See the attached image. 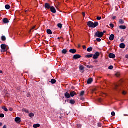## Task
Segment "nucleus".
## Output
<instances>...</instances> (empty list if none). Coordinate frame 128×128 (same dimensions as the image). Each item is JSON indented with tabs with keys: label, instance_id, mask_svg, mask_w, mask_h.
Wrapping results in <instances>:
<instances>
[{
	"label": "nucleus",
	"instance_id": "obj_21",
	"mask_svg": "<svg viewBox=\"0 0 128 128\" xmlns=\"http://www.w3.org/2000/svg\"><path fill=\"white\" fill-rule=\"evenodd\" d=\"M51 82H52V84H56V80L55 79H52L51 80Z\"/></svg>",
	"mask_w": 128,
	"mask_h": 128
},
{
	"label": "nucleus",
	"instance_id": "obj_1",
	"mask_svg": "<svg viewBox=\"0 0 128 128\" xmlns=\"http://www.w3.org/2000/svg\"><path fill=\"white\" fill-rule=\"evenodd\" d=\"M88 26H89V28H96V26H98V22H95L94 23L93 22L90 21L88 22Z\"/></svg>",
	"mask_w": 128,
	"mask_h": 128
},
{
	"label": "nucleus",
	"instance_id": "obj_57",
	"mask_svg": "<svg viewBox=\"0 0 128 128\" xmlns=\"http://www.w3.org/2000/svg\"><path fill=\"white\" fill-rule=\"evenodd\" d=\"M101 100H102V99H100V100H99V102H101Z\"/></svg>",
	"mask_w": 128,
	"mask_h": 128
},
{
	"label": "nucleus",
	"instance_id": "obj_55",
	"mask_svg": "<svg viewBox=\"0 0 128 128\" xmlns=\"http://www.w3.org/2000/svg\"><path fill=\"white\" fill-rule=\"evenodd\" d=\"M106 96V94H104L102 96Z\"/></svg>",
	"mask_w": 128,
	"mask_h": 128
},
{
	"label": "nucleus",
	"instance_id": "obj_59",
	"mask_svg": "<svg viewBox=\"0 0 128 128\" xmlns=\"http://www.w3.org/2000/svg\"><path fill=\"white\" fill-rule=\"evenodd\" d=\"M60 38H58V40H60Z\"/></svg>",
	"mask_w": 128,
	"mask_h": 128
},
{
	"label": "nucleus",
	"instance_id": "obj_53",
	"mask_svg": "<svg viewBox=\"0 0 128 128\" xmlns=\"http://www.w3.org/2000/svg\"><path fill=\"white\" fill-rule=\"evenodd\" d=\"M106 31H104V32H102V34H106Z\"/></svg>",
	"mask_w": 128,
	"mask_h": 128
},
{
	"label": "nucleus",
	"instance_id": "obj_48",
	"mask_svg": "<svg viewBox=\"0 0 128 128\" xmlns=\"http://www.w3.org/2000/svg\"><path fill=\"white\" fill-rule=\"evenodd\" d=\"M82 14V16H86V13L83 12V13Z\"/></svg>",
	"mask_w": 128,
	"mask_h": 128
},
{
	"label": "nucleus",
	"instance_id": "obj_37",
	"mask_svg": "<svg viewBox=\"0 0 128 128\" xmlns=\"http://www.w3.org/2000/svg\"><path fill=\"white\" fill-rule=\"evenodd\" d=\"M112 116H116V112H112Z\"/></svg>",
	"mask_w": 128,
	"mask_h": 128
},
{
	"label": "nucleus",
	"instance_id": "obj_32",
	"mask_svg": "<svg viewBox=\"0 0 128 128\" xmlns=\"http://www.w3.org/2000/svg\"><path fill=\"white\" fill-rule=\"evenodd\" d=\"M80 70H84V68L82 66H80Z\"/></svg>",
	"mask_w": 128,
	"mask_h": 128
},
{
	"label": "nucleus",
	"instance_id": "obj_45",
	"mask_svg": "<svg viewBox=\"0 0 128 128\" xmlns=\"http://www.w3.org/2000/svg\"><path fill=\"white\" fill-rule=\"evenodd\" d=\"M98 126H99L100 128V126H102V124H100V123H98Z\"/></svg>",
	"mask_w": 128,
	"mask_h": 128
},
{
	"label": "nucleus",
	"instance_id": "obj_9",
	"mask_svg": "<svg viewBox=\"0 0 128 128\" xmlns=\"http://www.w3.org/2000/svg\"><path fill=\"white\" fill-rule=\"evenodd\" d=\"M76 95V93L74 92V91L71 92L70 93V96H72V98H74V96Z\"/></svg>",
	"mask_w": 128,
	"mask_h": 128
},
{
	"label": "nucleus",
	"instance_id": "obj_58",
	"mask_svg": "<svg viewBox=\"0 0 128 128\" xmlns=\"http://www.w3.org/2000/svg\"><path fill=\"white\" fill-rule=\"evenodd\" d=\"M26 12H28V10H26Z\"/></svg>",
	"mask_w": 128,
	"mask_h": 128
},
{
	"label": "nucleus",
	"instance_id": "obj_51",
	"mask_svg": "<svg viewBox=\"0 0 128 128\" xmlns=\"http://www.w3.org/2000/svg\"><path fill=\"white\" fill-rule=\"evenodd\" d=\"M78 126H79L80 128H82V124H78Z\"/></svg>",
	"mask_w": 128,
	"mask_h": 128
},
{
	"label": "nucleus",
	"instance_id": "obj_24",
	"mask_svg": "<svg viewBox=\"0 0 128 128\" xmlns=\"http://www.w3.org/2000/svg\"><path fill=\"white\" fill-rule=\"evenodd\" d=\"M29 116L30 118H32L34 116V113H30L29 114Z\"/></svg>",
	"mask_w": 128,
	"mask_h": 128
},
{
	"label": "nucleus",
	"instance_id": "obj_17",
	"mask_svg": "<svg viewBox=\"0 0 128 128\" xmlns=\"http://www.w3.org/2000/svg\"><path fill=\"white\" fill-rule=\"evenodd\" d=\"M93 82V80L92 78H90L88 80V84H92V82Z\"/></svg>",
	"mask_w": 128,
	"mask_h": 128
},
{
	"label": "nucleus",
	"instance_id": "obj_23",
	"mask_svg": "<svg viewBox=\"0 0 128 128\" xmlns=\"http://www.w3.org/2000/svg\"><path fill=\"white\" fill-rule=\"evenodd\" d=\"M66 52H68V50L66 49H64L62 50V54H66Z\"/></svg>",
	"mask_w": 128,
	"mask_h": 128
},
{
	"label": "nucleus",
	"instance_id": "obj_46",
	"mask_svg": "<svg viewBox=\"0 0 128 128\" xmlns=\"http://www.w3.org/2000/svg\"><path fill=\"white\" fill-rule=\"evenodd\" d=\"M116 16H113L112 20H116Z\"/></svg>",
	"mask_w": 128,
	"mask_h": 128
},
{
	"label": "nucleus",
	"instance_id": "obj_47",
	"mask_svg": "<svg viewBox=\"0 0 128 128\" xmlns=\"http://www.w3.org/2000/svg\"><path fill=\"white\" fill-rule=\"evenodd\" d=\"M84 50H86V46H83Z\"/></svg>",
	"mask_w": 128,
	"mask_h": 128
},
{
	"label": "nucleus",
	"instance_id": "obj_44",
	"mask_svg": "<svg viewBox=\"0 0 128 128\" xmlns=\"http://www.w3.org/2000/svg\"><path fill=\"white\" fill-rule=\"evenodd\" d=\"M118 88V85H116L115 86V90H116V88Z\"/></svg>",
	"mask_w": 128,
	"mask_h": 128
},
{
	"label": "nucleus",
	"instance_id": "obj_30",
	"mask_svg": "<svg viewBox=\"0 0 128 128\" xmlns=\"http://www.w3.org/2000/svg\"><path fill=\"white\" fill-rule=\"evenodd\" d=\"M119 22L121 24H124V20H120L119 21Z\"/></svg>",
	"mask_w": 128,
	"mask_h": 128
},
{
	"label": "nucleus",
	"instance_id": "obj_43",
	"mask_svg": "<svg viewBox=\"0 0 128 128\" xmlns=\"http://www.w3.org/2000/svg\"><path fill=\"white\" fill-rule=\"evenodd\" d=\"M9 110H10V112H12V110H14L12 109V108H9Z\"/></svg>",
	"mask_w": 128,
	"mask_h": 128
},
{
	"label": "nucleus",
	"instance_id": "obj_61",
	"mask_svg": "<svg viewBox=\"0 0 128 128\" xmlns=\"http://www.w3.org/2000/svg\"><path fill=\"white\" fill-rule=\"evenodd\" d=\"M0 16H2V15L0 14Z\"/></svg>",
	"mask_w": 128,
	"mask_h": 128
},
{
	"label": "nucleus",
	"instance_id": "obj_26",
	"mask_svg": "<svg viewBox=\"0 0 128 128\" xmlns=\"http://www.w3.org/2000/svg\"><path fill=\"white\" fill-rule=\"evenodd\" d=\"M70 104H76V101H74V100H70Z\"/></svg>",
	"mask_w": 128,
	"mask_h": 128
},
{
	"label": "nucleus",
	"instance_id": "obj_49",
	"mask_svg": "<svg viewBox=\"0 0 128 128\" xmlns=\"http://www.w3.org/2000/svg\"><path fill=\"white\" fill-rule=\"evenodd\" d=\"M120 76V74H116V76L118 77Z\"/></svg>",
	"mask_w": 128,
	"mask_h": 128
},
{
	"label": "nucleus",
	"instance_id": "obj_25",
	"mask_svg": "<svg viewBox=\"0 0 128 128\" xmlns=\"http://www.w3.org/2000/svg\"><path fill=\"white\" fill-rule=\"evenodd\" d=\"M2 40L3 42H5V40H6V36H2Z\"/></svg>",
	"mask_w": 128,
	"mask_h": 128
},
{
	"label": "nucleus",
	"instance_id": "obj_28",
	"mask_svg": "<svg viewBox=\"0 0 128 128\" xmlns=\"http://www.w3.org/2000/svg\"><path fill=\"white\" fill-rule=\"evenodd\" d=\"M5 8L6 10H10V6L8 4H7L5 6Z\"/></svg>",
	"mask_w": 128,
	"mask_h": 128
},
{
	"label": "nucleus",
	"instance_id": "obj_22",
	"mask_svg": "<svg viewBox=\"0 0 128 128\" xmlns=\"http://www.w3.org/2000/svg\"><path fill=\"white\" fill-rule=\"evenodd\" d=\"M87 51L88 52H92V48L90 47L89 48H88Z\"/></svg>",
	"mask_w": 128,
	"mask_h": 128
},
{
	"label": "nucleus",
	"instance_id": "obj_52",
	"mask_svg": "<svg viewBox=\"0 0 128 128\" xmlns=\"http://www.w3.org/2000/svg\"><path fill=\"white\" fill-rule=\"evenodd\" d=\"M0 126H2V123L0 122Z\"/></svg>",
	"mask_w": 128,
	"mask_h": 128
},
{
	"label": "nucleus",
	"instance_id": "obj_29",
	"mask_svg": "<svg viewBox=\"0 0 128 128\" xmlns=\"http://www.w3.org/2000/svg\"><path fill=\"white\" fill-rule=\"evenodd\" d=\"M2 110H4V112H8V108L6 106L2 107Z\"/></svg>",
	"mask_w": 128,
	"mask_h": 128
},
{
	"label": "nucleus",
	"instance_id": "obj_38",
	"mask_svg": "<svg viewBox=\"0 0 128 128\" xmlns=\"http://www.w3.org/2000/svg\"><path fill=\"white\" fill-rule=\"evenodd\" d=\"M34 28H36V26H34L32 28V29L30 31V32H32V30H34Z\"/></svg>",
	"mask_w": 128,
	"mask_h": 128
},
{
	"label": "nucleus",
	"instance_id": "obj_11",
	"mask_svg": "<svg viewBox=\"0 0 128 128\" xmlns=\"http://www.w3.org/2000/svg\"><path fill=\"white\" fill-rule=\"evenodd\" d=\"M109 58H116V55L114 54H109Z\"/></svg>",
	"mask_w": 128,
	"mask_h": 128
},
{
	"label": "nucleus",
	"instance_id": "obj_5",
	"mask_svg": "<svg viewBox=\"0 0 128 128\" xmlns=\"http://www.w3.org/2000/svg\"><path fill=\"white\" fill-rule=\"evenodd\" d=\"M15 122H16V124H20V122H22V120L20 118L16 117L15 118Z\"/></svg>",
	"mask_w": 128,
	"mask_h": 128
},
{
	"label": "nucleus",
	"instance_id": "obj_10",
	"mask_svg": "<svg viewBox=\"0 0 128 128\" xmlns=\"http://www.w3.org/2000/svg\"><path fill=\"white\" fill-rule=\"evenodd\" d=\"M109 40L111 41L114 40V34H112L109 38Z\"/></svg>",
	"mask_w": 128,
	"mask_h": 128
},
{
	"label": "nucleus",
	"instance_id": "obj_2",
	"mask_svg": "<svg viewBox=\"0 0 128 128\" xmlns=\"http://www.w3.org/2000/svg\"><path fill=\"white\" fill-rule=\"evenodd\" d=\"M6 46H7L5 44H2L1 45V48H2L1 52H6V50H6Z\"/></svg>",
	"mask_w": 128,
	"mask_h": 128
},
{
	"label": "nucleus",
	"instance_id": "obj_33",
	"mask_svg": "<svg viewBox=\"0 0 128 128\" xmlns=\"http://www.w3.org/2000/svg\"><path fill=\"white\" fill-rule=\"evenodd\" d=\"M84 94V91H82L80 94V96H82Z\"/></svg>",
	"mask_w": 128,
	"mask_h": 128
},
{
	"label": "nucleus",
	"instance_id": "obj_13",
	"mask_svg": "<svg viewBox=\"0 0 128 128\" xmlns=\"http://www.w3.org/2000/svg\"><path fill=\"white\" fill-rule=\"evenodd\" d=\"M70 52L71 54H76V50L74 49H71L70 50Z\"/></svg>",
	"mask_w": 128,
	"mask_h": 128
},
{
	"label": "nucleus",
	"instance_id": "obj_34",
	"mask_svg": "<svg viewBox=\"0 0 128 128\" xmlns=\"http://www.w3.org/2000/svg\"><path fill=\"white\" fill-rule=\"evenodd\" d=\"M110 28H114V25L112 24H110Z\"/></svg>",
	"mask_w": 128,
	"mask_h": 128
},
{
	"label": "nucleus",
	"instance_id": "obj_19",
	"mask_svg": "<svg viewBox=\"0 0 128 128\" xmlns=\"http://www.w3.org/2000/svg\"><path fill=\"white\" fill-rule=\"evenodd\" d=\"M93 56L94 55L92 54H90L86 55V58H92Z\"/></svg>",
	"mask_w": 128,
	"mask_h": 128
},
{
	"label": "nucleus",
	"instance_id": "obj_39",
	"mask_svg": "<svg viewBox=\"0 0 128 128\" xmlns=\"http://www.w3.org/2000/svg\"><path fill=\"white\" fill-rule=\"evenodd\" d=\"M96 20H102V17L98 16L97 17Z\"/></svg>",
	"mask_w": 128,
	"mask_h": 128
},
{
	"label": "nucleus",
	"instance_id": "obj_3",
	"mask_svg": "<svg viewBox=\"0 0 128 128\" xmlns=\"http://www.w3.org/2000/svg\"><path fill=\"white\" fill-rule=\"evenodd\" d=\"M95 36H97V38H102L104 36V33L102 32H98L95 34Z\"/></svg>",
	"mask_w": 128,
	"mask_h": 128
},
{
	"label": "nucleus",
	"instance_id": "obj_4",
	"mask_svg": "<svg viewBox=\"0 0 128 128\" xmlns=\"http://www.w3.org/2000/svg\"><path fill=\"white\" fill-rule=\"evenodd\" d=\"M98 56H100V52H96L95 54L93 56L94 60H98Z\"/></svg>",
	"mask_w": 128,
	"mask_h": 128
},
{
	"label": "nucleus",
	"instance_id": "obj_60",
	"mask_svg": "<svg viewBox=\"0 0 128 128\" xmlns=\"http://www.w3.org/2000/svg\"><path fill=\"white\" fill-rule=\"evenodd\" d=\"M78 47H79V48H80V46H79Z\"/></svg>",
	"mask_w": 128,
	"mask_h": 128
},
{
	"label": "nucleus",
	"instance_id": "obj_54",
	"mask_svg": "<svg viewBox=\"0 0 128 128\" xmlns=\"http://www.w3.org/2000/svg\"><path fill=\"white\" fill-rule=\"evenodd\" d=\"M3 128H6V125H4L3 127Z\"/></svg>",
	"mask_w": 128,
	"mask_h": 128
},
{
	"label": "nucleus",
	"instance_id": "obj_40",
	"mask_svg": "<svg viewBox=\"0 0 128 128\" xmlns=\"http://www.w3.org/2000/svg\"><path fill=\"white\" fill-rule=\"evenodd\" d=\"M87 66L88 68H93L92 66Z\"/></svg>",
	"mask_w": 128,
	"mask_h": 128
},
{
	"label": "nucleus",
	"instance_id": "obj_31",
	"mask_svg": "<svg viewBox=\"0 0 128 128\" xmlns=\"http://www.w3.org/2000/svg\"><path fill=\"white\" fill-rule=\"evenodd\" d=\"M58 26L59 28H62V25L61 24H58Z\"/></svg>",
	"mask_w": 128,
	"mask_h": 128
},
{
	"label": "nucleus",
	"instance_id": "obj_56",
	"mask_svg": "<svg viewBox=\"0 0 128 128\" xmlns=\"http://www.w3.org/2000/svg\"><path fill=\"white\" fill-rule=\"evenodd\" d=\"M0 74H2V71H0Z\"/></svg>",
	"mask_w": 128,
	"mask_h": 128
},
{
	"label": "nucleus",
	"instance_id": "obj_14",
	"mask_svg": "<svg viewBox=\"0 0 128 128\" xmlns=\"http://www.w3.org/2000/svg\"><path fill=\"white\" fill-rule=\"evenodd\" d=\"M3 22L4 24H8L10 22V21H8V18H5L4 19Z\"/></svg>",
	"mask_w": 128,
	"mask_h": 128
},
{
	"label": "nucleus",
	"instance_id": "obj_50",
	"mask_svg": "<svg viewBox=\"0 0 128 128\" xmlns=\"http://www.w3.org/2000/svg\"><path fill=\"white\" fill-rule=\"evenodd\" d=\"M27 96L28 98H30V94H28Z\"/></svg>",
	"mask_w": 128,
	"mask_h": 128
},
{
	"label": "nucleus",
	"instance_id": "obj_36",
	"mask_svg": "<svg viewBox=\"0 0 128 128\" xmlns=\"http://www.w3.org/2000/svg\"><path fill=\"white\" fill-rule=\"evenodd\" d=\"M114 68V66H110L108 67V70H112Z\"/></svg>",
	"mask_w": 128,
	"mask_h": 128
},
{
	"label": "nucleus",
	"instance_id": "obj_41",
	"mask_svg": "<svg viewBox=\"0 0 128 128\" xmlns=\"http://www.w3.org/2000/svg\"><path fill=\"white\" fill-rule=\"evenodd\" d=\"M0 118H4V114H0Z\"/></svg>",
	"mask_w": 128,
	"mask_h": 128
},
{
	"label": "nucleus",
	"instance_id": "obj_20",
	"mask_svg": "<svg viewBox=\"0 0 128 128\" xmlns=\"http://www.w3.org/2000/svg\"><path fill=\"white\" fill-rule=\"evenodd\" d=\"M47 33L48 34H52V32L50 29L47 30Z\"/></svg>",
	"mask_w": 128,
	"mask_h": 128
},
{
	"label": "nucleus",
	"instance_id": "obj_8",
	"mask_svg": "<svg viewBox=\"0 0 128 128\" xmlns=\"http://www.w3.org/2000/svg\"><path fill=\"white\" fill-rule=\"evenodd\" d=\"M53 14H56V8L54 6H51V8H50Z\"/></svg>",
	"mask_w": 128,
	"mask_h": 128
},
{
	"label": "nucleus",
	"instance_id": "obj_6",
	"mask_svg": "<svg viewBox=\"0 0 128 128\" xmlns=\"http://www.w3.org/2000/svg\"><path fill=\"white\" fill-rule=\"evenodd\" d=\"M82 58V56H80V54H76L74 56L73 58L74 60H78V58Z\"/></svg>",
	"mask_w": 128,
	"mask_h": 128
},
{
	"label": "nucleus",
	"instance_id": "obj_15",
	"mask_svg": "<svg viewBox=\"0 0 128 128\" xmlns=\"http://www.w3.org/2000/svg\"><path fill=\"white\" fill-rule=\"evenodd\" d=\"M120 48H125L126 44H124V43H122V44H120Z\"/></svg>",
	"mask_w": 128,
	"mask_h": 128
},
{
	"label": "nucleus",
	"instance_id": "obj_42",
	"mask_svg": "<svg viewBox=\"0 0 128 128\" xmlns=\"http://www.w3.org/2000/svg\"><path fill=\"white\" fill-rule=\"evenodd\" d=\"M122 94H126V91H123Z\"/></svg>",
	"mask_w": 128,
	"mask_h": 128
},
{
	"label": "nucleus",
	"instance_id": "obj_16",
	"mask_svg": "<svg viewBox=\"0 0 128 128\" xmlns=\"http://www.w3.org/2000/svg\"><path fill=\"white\" fill-rule=\"evenodd\" d=\"M120 30H126V26H120Z\"/></svg>",
	"mask_w": 128,
	"mask_h": 128
},
{
	"label": "nucleus",
	"instance_id": "obj_12",
	"mask_svg": "<svg viewBox=\"0 0 128 128\" xmlns=\"http://www.w3.org/2000/svg\"><path fill=\"white\" fill-rule=\"evenodd\" d=\"M65 97H66V98H70V94H68V92H66L65 94Z\"/></svg>",
	"mask_w": 128,
	"mask_h": 128
},
{
	"label": "nucleus",
	"instance_id": "obj_35",
	"mask_svg": "<svg viewBox=\"0 0 128 128\" xmlns=\"http://www.w3.org/2000/svg\"><path fill=\"white\" fill-rule=\"evenodd\" d=\"M96 40H97V42H102V39H100V38H97Z\"/></svg>",
	"mask_w": 128,
	"mask_h": 128
},
{
	"label": "nucleus",
	"instance_id": "obj_7",
	"mask_svg": "<svg viewBox=\"0 0 128 128\" xmlns=\"http://www.w3.org/2000/svg\"><path fill=\"white\" fill-rule=\"evenodd\" d=\"M52 6H50V4H48V3H46L45 4V8L47 10H50Z\"/></svg>",
	"mask_w": 128,
	"mask_h": 128
},
{
	"label": "nucleus",
	"instance_id": "obj_27",
	"mask_svg": "<svg viewBox=\"0 0 128 128\" xmlns=\"http://www.w3.org/2000/svg\"><path fill=\"white\" fill-rule=\"evenodd\" d=\"M23 112H24L26 114H30V111H28V110L26 109H23Z\"/></svg>",
	"mask_w": 128,
	"mask_h": 128
},
{
	"label": "nucleus",
	"instance_id": "obj_18",
	"mask_svg": "<svg viewBox=\"0 0 128 128\" xmlns=\"http://www.w3.org/2000/svg\"><path fill=\"white\" fill-rule=\"evenodd\" d=\"M40 124H35L33 126L34 128H40Z\"/></svg>",
	"mask_w": 128,
	"mask_h": 128
}]
</instances>
